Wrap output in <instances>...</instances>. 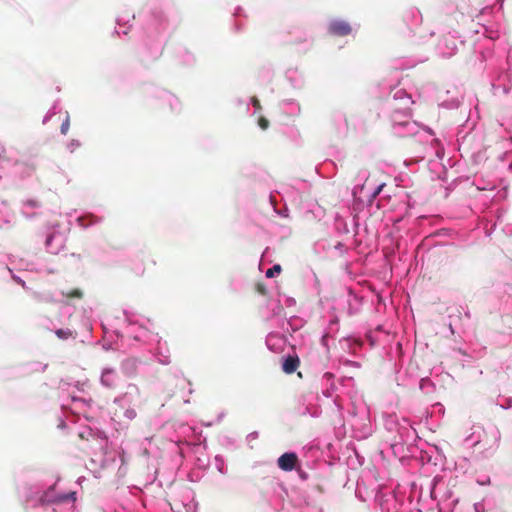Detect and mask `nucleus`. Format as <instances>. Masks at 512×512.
<instances>
[{
  "mask_svg": "<svg viewBox=\"0 0 512 512\" xmlns=\"http://www.w3.org/2000/svg\"><path fill=\"white\" fill-rule=\"evenodd\" d=\"M328 31L331 35L343 37L349 35L352 29L349 23L345 21H334L330 23Z\"/></svg>",
  "mask_w": 512,
  "mask_h": 512,
  "instance_id": "f03ea898",
  "label": "nucleus"
},
{
  "mask_svg": "<svg viewBox=\"0 0 512 512\" xmlns=\"http://www.w3.org/2000/svg\"><path fill=\"white\" fill-rule=\"evenodd\" d=\"M55 334L60 339H68L72 336V332L69 329H58L56 330Z\"/></svg>",
  "mask_w": 512,
  "mask_h": 512,
  "instance_id": "0eeeda50",
  "label": "nucleus"
},
{
  "mask_svg": "<svg viewBox=\"0 0 512 512\" xmlns=\"http://www.w3.org/2000/svg\"><path fill=\"white\" fill-rule=\"evenodd\" d=\"M258 125L260 126L261 129L266 130L269 127V121L265 117L261 116L258 119Z\"/></svg>",
  "mask_w": 512,
  "mask_h": 512,
  "instance_id": "9d476101",
  "label": "nucleus"
},
{
  "mask_svg": "<svg viewBox=\"0 0 512 512\" xmlns=\"http://www.w3.org/2000/svg\"><path fill=\"white\" fill-rule=\"evenodd\" d=\"M383 187H384V184L379 185V186L376 188V190L373 192L372 197H373V198H376V197L380 194V192H381V190H382V188H383Z\"/></svg>",
  "mask_w": 512,
  "mask_h": 512,
  "instance_id": "4468645a",
  "label": "nucleus"
},
{
  "mask_svg": "<svg viewBox=\"0 0 512 512\" xmlns=\"http://www.w3.org/2000/svg\"><path fill=\"white\" fill-rule=\"evenodd\" d=\"M300 366V359L297 355H288L284 358L282 369L286 374L294 373Z\"/></svg>",
  "mask_w": 512,
  "mask_h": 512,
  "instance_id": "7ed1b4c3",
  "label": "nucleus"
},
{
  "mask_svg": "<svg viewBox=\"0 0 512 512\" xmlns=\"http://www.w3.org/2000/svg\"><path fill=\"white\" fill-rule=\"evenodd\" d=\"M251 103L253 105V107L256 109V110H261L262 107H261V104H260V101L257 97H253L251 99Z\"/></svg>",
  "mask_w": 512,
  "mask_h": 512,
  "instance_id": "f8f14e48",
  "label": "nucleus"
},
{
  "mask_svg": "<svg viewBox=\"0 0 512 512\" xmlns=\"http://www.w3.org/2000/svg\"><path fill=\"white\" fill-rule=\"evenodd\" d=\"M62 295L69 299H72V298L81 299L83 297V292L79 288H74L69 291H63Z\"/></svg>",
  "mask_w": 512,
  "mask_h": 512,
  "instance_id": "39448f33",
  "label": "nucleus"
},
{
  "mask_svg": "<svg viewBox=\"0 0 512 512\" xmlns=\"http://www.w3.org/2000/svg\"><path fill=\"white\" fill-rule=\"evenodd\" d=\"M282 271V268L279 264L274 265L266 271V277L272 278L275 274H279Z\"/></svg>",
  "mask_w": 512,
  "mask_h": 512,
  "instance_id": "423d86ee",
  "label": "nucleus"
},
{
  "mask_svg": "<svg viewBox=\"0 0 512 512\" xmlns=\"http://www.w3.org/2000/svg\"><path fill=\"white\" fill-rule=\"evenodd\" d=\"M255 290L260 295L266 296L268 294V290L266 285L263 282H258L255 285Z\"/></svg>",
  "mask_w": 512,
  "mask_h": 512,
  "instance_id": "6e6552de",
  "label": "nucleus"
},
{
  "mask_svg": "<svg viewBox=\"0 0 512 512\" xmlns=\"http://www.w3.org/2000/svg\"><path fill=\"white\" fill-rule=\"evenodd\" d=\"M70 499L73 500V501L76 499L75 492H72L70 494H66V495L60 497L61 501H67V500H70Z\"/></svg>",
  "mask_w": 512,
  "mask_h": 512,
  "instance_id": "ddd939ff",
  "label": "nucleus"
},
{
  "mask_svg": "<svg viewBox=\"0 0 512 512\" xmlns=\"http://www.w3.org/2000/svg\"><path fill=\"white\" fill-rule=\"evenodd\" d=\"M69 128H70V118L67 115L65 120L61 124L60 131L63 135H66L69 131Z\"/></svg>",
  "mask_w": 512,
  "mask_h": 512,
  "instance_id": "1a4fd4ad",
  "label": "nucleus"
},
{
  "mask_svg": "<svg viewBox=\"0 0 512 512\" xmlns=\"http://www.w3.org/2000/svg\"><path fill=\"white\" fill-rule=\"evenodd\" d=\"M139 361L136 358H128L122 362V371L128 377H133L137 373Z\"/></svg>",
  "mask_w": 512,
  "mask_h": 512,
  "instance_id": "20e7f679",
  "label": "nucleus"
},
{
  "mask_svg": "<svg viewBox=\"0 0 512 512\" xmlns=\"http://www.w3.org/2000/svg\"><path fill=\"white\" fill-rule=\"evenodd\" d=\"M24 204L32 208L40 207V202L36 199H27L24 201Z\"/></svg>",
  "mask_w": 512,
  "mask_h": 512,
  "instance_id": "9b49d317",
  "label": "nucleus"
},
{
  "mask_svg": "<svg viewBox=\"0 0 512 512\" xmlns=\"http://www.w3.org/2000/svg\"><path fill=\"white\" fill-rule=\"evenodd\" d=\"M298 462V456L293 453H284L278 458V466L283 471H292Z\"/></svg>",
  "mask_w": 512,
  "mask_h": 512,
  "instance_id": "f257e3e1",
  "label": "nucleus"
}]
</instances>
